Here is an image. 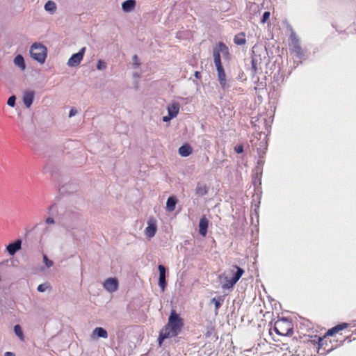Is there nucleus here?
<instances>
[{
  "label": "nucleus",
  "mask_w": 356,
  "mask_h": 356,
  "mask_svg": "<svg viewBox=\"0 0 356 356\" xmlns=\"http://www.w3.org/2000/svg\"><path fill=\"white\" fill-rule=\"evenodd\" d=\"M14 331L16 335H17L21 339H23V332L21 327L19 325H16L14 327Z\"/></svg>",
  "instance_id": "obj_26"
},
{
  "label": "nucleus",
  "mask_w": 356,
  "mask_h": 356,
  "mask_svg": "<svg viewBox=\"0 0 356 356\" xmlns=\"http://www.w3.org/2000/svg\"><path fill=\"white\" fill-rule=\"evenodd\" d=\"M133 61L135 65H139V63H138V56L136 55L134 56L133 57Z\"/></svg>",
  "instance_id": "obj_35"
},
{
  "label": "nucleus",
  "mask_w": 356,
  "mask_h": 356,
  "mask_svg": "<svg viewBox=\"0 0 356 356\" xmlns=\"http://www.w3.org/2000/svg\"><path fill=\"white\" fill-rule=\"evenodd\" d=\"M244 270L236 265L232 266L227 275L224 274L220 277L223 278L222 289L232 288L243 275Z\"/></svg>",
  "instance_id": "obj_4"
},
{
  "label": "nucleus",
  "mask_w": 356,
  "mask_h": 356,
  "mask_svg": "<svg viewBox=\"0 0 356 356\" xmlns=\"http://www.w3.org/2000/svg\"><path fill=\"white\" fill-rule=\"evenodd\" d=\"M156 232V220L150 218L147 221V227L145 229V234L149 238H152Z\"/></svg>",
  "instance_id": "obj_9"
},
{
  "label": "nucleus",
  "mask_w": 356,
  "mask_h": 356,
  "mask_svg": "<svg viewBox=\"0 0 356 356\" xmlns=\"http://www.w3.org/2000/svg\"><path fill=\"white\" fill-rule=\"evenodd\" d=\"M103 285L106 291L113 293L118 289V281L116 278H108L104 281Z\"/></svg>",
  "instance_id": "obj_10"
},
{
  "label": "nucleus",
  "mask_w": 356,
  "mask_h": 356,
  "mask_svg": "<svg viewBox=\"0 0 356 356\" xmlns=\"http://www.w3.org/2000/svg\"><path fill=\"white\" fill-rule=\"evenodd\" d=\"M192 152L193 149L191 146L188 143L183 145L179 148V154L184 157L188 156L192 154Z\"/></svg>",
  "instance_id": "obj_15"
},
{
  "label": "nucleus",
  "mask_w": 356,
  "mask_h": 356,
  "mask_svg": "<svg viewBox=\"0 0 356 356\" xmlns=\"http://www.w3.org/2000/svg\"><path fill=\"white\" fill-rule=\"evenodd\" d=\"M22 248V240L17 239L14 243H10L6 246V250L10 255H14Z\"/></svg>",
  "instance_id": "obj_13"
},
{
  "label": "nucleus",
  "mask_w": 356,
  "mask_h": 356,
  "mask_svg": "<svg viewBox=\"0 0 356 356\" xmlns=\"http://www.w3.org/2000/svg\"><path fill=\"white\" fill-rule=\"evenodd\" d=\"M209 226V220L204 215L201 217L199 222V232L202 236H206Z\"/></svg>",
  "instance_id": "obj_12"
},
{
  "label": "nucleus",
  "mask_w": 356,
  "mask_h": 356,
  "mask_svg": "<svg viewBox=\"0 0 356 356\" xmlns=\"http://www.w3.org/2000/svg\"><path fill=\"white\" fill-rule=\"evenodd\" d=\"M234 150L236 153L240 154L243 152V147L242 145H238L235 147Z\"/></svg>",
  "instance_id": "obj_32"
},
{
  "label": "nucleus",
  "mask_w": 356,
  "mask_h": 356,
  "mask_svg": "<svg viewBox=\"0 0 356 356\" xmlns=\"http://www.w3.org/2000/svg\"><path fill=\"white\" fill-rule=\"evenodd\" d=\"M14 63L15 65L18 66L22 70H24L26 68L24 59L22 55L19 54L15 57Z\"/></svg>",
  "instance_id": "obj_23"
},
{
  "label": "nucleus",
  "mask_w": 356,
  "mask_h": 356,
  "mask_svg": "<svg viewBox=\"0 0 356 356\" xmlns=\"http://www.w3.org/2000/svg\"><path fill=\"white\" fill-rule=\"evenodd\" d=\"M194 75H195V76L197 79H200L201 78V74H200V72H198V71L195 72Z\"/></svg>",
  "instance_id": "obj_37"
},
{
  "label": "nucleus",
  "mask_w": 356,
  "mask_h": 356,
  "mask_svg": "<svg viewBox=\"0 0 356 356\" xmlns=\"http://www.w3.org/2000/svg\"><path fill=\"white\" fill-rule=\"evenodd\" d=\"M270 16V12H268V11L265 12L263 14V16H262V18L261 20V23L265 24L269 19Z\"/></svg>",
  "instance_id": "obj_28"
},
{
  "label": "nucleus",
  "mask_w": 356,
  "mask_h": 356,
  "mask_svg": "<svg viewBox=\"0 0 356 356\" xmlns=\"http://www.w3.org/2000/svg\"><path fill=\"white\" fill-rule=\"evenodd\" d=\"M274 331L281 336H290L293 332V324L291 321L282 318L275 322Z\"/></svg>",
  "instance_id": "obj_5"
},
{
  "label": "nucleus",
  "mask_w": 356,
  "mask_h": 356,
  "mask_svg": "<svg viewBox=\"0 0 356 356\" xmlns=\"http://www.w3.org/2000/svg\"><path fill=\"white\" fill-rule=\"evenodd\" d=\"M35 97V92L26 90L23 95V103L26 108H30L33 104Z\"/></svg>",
  "instance_id": "obj_11"
},
{
  "label": "nucleus",
  "mask_w": 356,
  "mask_h": 356,
  "mask_svg": "<svg viewBox=\"0 0 356 356\" xmlns=\"http://www.w3.org/2000/svg\"><path fill=\"white\" fill-rule=\"evenodd\" d=\"M158 268L159 270V285L161 288L162 291H164L166 286L165 268L163 265H159Z\"/></svg>",
  "instance_id": "obj_14"
},
{
  "label": "nucleus",
  "mask_w": 356,
  "mask_h": 356,
  "mask_svg": "<svg viewBox=\"0 0 356 356\" xmlns=\"http://www.w3.org/2000/svg\"><path fill=\"white\" fill-rule=\"evenodd\" d=\"M77 111L74 108H72L70 111L69 116L72 117L76 114Z\"/></svg>",
  "instance_id": "obj_33"
},
{
  "label": "nucleus",
  "mask_w": 356,
  "mask_h": 356,
  "mask_svg": "<svg viewBox=\"0 0 356 356\" xmlns=\"http://www.w3.org/2000/svg\"><path fill=\"white\" fill-rule=\"evenodd\" d=\"M30 54L33 59L40 64L45 62L47 56V47L40 42L33 43L30 48Z\"/></svg>",
  "instance_id": "obj_6"
},
{
  "label": "nucleus",
  "mask_w": 356,
  "mask_h": 356,
  "mask_svg": "<svg viewBox=\"0 0 356 356\" xmlns=\"http://www.w3.org/2000/svg\"><path fill=\"white\" fill-rule=\"evenodd\" d=\"M44 9L51 13H54L56 10V3L54 1H48L44 5Z\"/></svg>",
  "instance_id": "obj_24"
},
{
  "label": "nucleus",
  "mask_w": 356,
  "mask_h": 356,
  "mask_svg": "<svg viewBox=\"0 0 356 356\" xmlns=\"http://www.w3.org/2000/svg\"><path fill=\"white\" fill-rule=\"evenodd\" d=\"M208 193V187L204 184L198 183L195 188V194L198 196H204Z\"/></svg>",
  "instance_id": "obj_19"
},
{
  "label": "nucleus",
  "mask_w": 356,
  "mask_h": 356,
  "mask_svg": "<svg viewBox=\"0 0 356 356\" xmlns=\"http://www.w3.org/2000/svg\"><path fill=\"white\" fill-rule=\"evenodd\" d=\"M46 222L47 224H54V218L49 217L46 219Z\"/></svg>",
  "instance_id": "obj_34"
},
{
  "label": "nucleus",
  "mask_w": 356,
  "mask_h": 356,
  "mask_svg": "<svg viewBox=\"0 0 356 356\" xmlns=\"http://www.w3.org/2000/svg\"><path fill=\"white\" fill-rule=\"evenodd\" d=\"M4 356H15V354L12 352H6Z\"/></svg>",
  "instance_id": "obj_38"
},
{
  "label": "nucleus",
  "mask_w": 356,
  "mask_h": 356,
  "mask_svg": "<svg viewBox=\"0 0 356 356\" xmlns=\"http://www.w3.org/2000/svg\"><path fill=\"white\" fill-rule=\"evenodd\" d=\"M136 6V1L135 0H127L124 1L122 4V10L124 12H131L134 9Z\"/></svg>",
  "instance_id": "obj_18"
},
{
  "label": "nucleus",
  "mask_w": 356,
  "mask_h": 356,
  "mask_svg": "<svg viewBox=\"0 0 356 356\" xmlns=\"http://www.w3.org/2000/svg\"><path fill=\"white\" fill-rule=\"evenodd\" d=\"M291 39V53L294 54L297 58H302L304 56L303 50L302 49L298 39L296 38V34L293 32L290 37Z\"/></svg>",
  "instance_id": "obj_7"
},
{
  "label": "nucleus",
  "mask_w": 356,
  "mask_h": 356,
  "mask_svg": "<svg viewBox=\"0 0 356 356\" xmlns=\"http://www.w3.org/2000/svg\"><path fill=\"white\" fill-rule=\"evenodd\" d=\"M49 287V285L47 284H41L38 286V291L40 292H44L47 290V289Z\"/></svg>",
  "instance_id": "obj_31"
},
{
  "label": "nucleus",
  "mask_w": 356,
  "mask_h": 356,
  "mask_svg": "<svg viewBox=\"0 0 356 356\" xmlns=\"http://www.w3.org/2000/svg\"><path fill=\"white\" fill-rule=\"evenodd\" d=\"M177 200L175 196L169 197L166 202V209L169 212H172L175 209Z\"/></svg>",
  "instance_id": "obj_20"
},
{
  "label": "nucleus",
  "mask_w": 356,
  "mask_h": 356,
  "mask_svg": "<svg viewBox=\"0 0 356 356\" xmlns=\"http://www.w3.org/2000/svg\"><path fill=\"white\" fill-rule=\"evenodd\" d=\"M211 301L215 305L216 310L218 311L222 305L220 301H222V299L221 297H219L218 298H213Z\"/></svg>",
  "instance_id": "obj_25"
},
{
  "label": "nucleus",
  "mask_w": 356,
  "mask_h": 356,
  "mask_svg": "<svg viewBox=\"0 0 356 356\" xmlns=\"http://www.w3.org/2000/svg\"><path fill=\"white\" fill-rule=\"evenodd\" d=\"M261 58L257 57L252 58L251 66L252 74L256 75L259 72V70H261Z\"/></svg>",
  "instance_id": "obj_16"
},
{
  "label": "nucleus",
  "mask_w": 356,
  "mask_h": 356,
  "mask_svg": "<svg viewBox=\"0 0 356 356\" xmlns=\"http://www.w3.org/2000/svg\"><path fill=\"white\" fill-rule=\"evenodd\" d=\"M106 63L104 61H103L102 60H98L97 64V68L98 70H104L106 68Z\"/></svg>",
  "instance_id": "obj_30"
},
{
  "label": "nucleus",
  "mask_w": 356,
  "mask_h": 356,
  "mask_svg": "<svg viewBox=\"0 0 356 356\" xmlns=\"http://www.w3.org/2000/svg\"><path fill=\"white\" fill-rule=\"evenodd\" d=\"M16 97L15 95L10 96L7 102L8 106L14 107L15 106Z\"/></svg>",
  "instance_id": "obj_27"
},
{
  "label": "nucleus",
  "mask_w": 356,
  "mask_h": 356,
  "mask_svg": "<svg viewBox=\"0 0 356 356\" xmlns=\"http://www.w3.org/2000/svg\"><path fill=\"white\" fill-rule=\"evenodd\" d=\"M172 118H173V117H170V115H168V116H164V117L163 118V120L164 122H168V121H169V120H170V119H172Z\"/></svg>",
  "instance_id": "obj_36"
},
{
  "label": "nucleus",
  "mask_w": 356,
  "mask_h": 356,
  "mask_svg": "<svg viewBox=\"0 0 356 356\" xmlns=\"http://www.w3.org/2000/svg\"><path fill=\"white\" fill-rule=\"evenodd\" d=\"M234 42L238 45L245 44L246 42L245 34L243 32H241L235 35Z\"/></svg>",
  "instance_id": "obj_22"
},
{
  "label": "nucleus",
  "mask_w": 356,
  "mask_h": 356,
  "mask_svg": "<svg viewBox=\"0 0 356 356\" xmlns=\"http://www.w3.org/2000/svg\"><path fill=\"white\" fill-rule=\"evenodd\" d=\"M179 111V105L178 103H173L168 107V115L170 117H176Z\"/></svg>",
  "instance_id": "obj_21"
},
{
  "label": "nucleus",
  "mask_w": 356,
  "mask_h": 356,
  "mask_svg": "<svg viewBox=\"0 0 356 356\" xmlns=\"http://www.w3.org/2000/svg\"><path fill=\"white\" fill-rule=\"evenodd\" d=\"M86 48L83 47L78 53L73 54L68 60L67 65L70 67H76L83 60Z\"/></svg>",
  "instance_id": "obj_8"
},
{
  "label": "nucleus",
  "mask_w": 356,
  "mask_h": 356,
  "mask_svg": "<svg viewBox=\"0 0 356 356\" xmlns=\"http://www.w3.org/2000/svg\"><path fill=\"white\" fill-rule=\"evenodd\" d=\"M349 324L342 323L327 330L323 337L315 335L311 337V339L305 341L300 347L302 353V356H317L320 350L323 348L324 342L327 341V337H333L336 334H340L341 331L348 328Z\"/></svg>",
  "instance_id": "obj_1"
},
{
  "label": "nucleus",
  "mask_w": 356,
  "mask_h": 356,
  "mask_svg": "<svg viewBox=\"0 0 356 356\" xmlns=\"http://www.w3.org/2000/svg\"><path fill=\"white\" fill-rule=\"evenodd\" d=\"M43 261L47 268H50L54 265V262L52 261L49 260L47 258V255H45V254L43 255Z\"/></svg>",
  "instance_id": "obj_29"
},
{
  "label": "nucleus",
  "mask_w": 356,
  "mask_h": 356,
  "mask_svg": "<svg viewBox=\"0 0 356 356\" xmlns=\"http://www.w3.org/2000/svg\"><path fill=\"white\" fill-rule=\"evenodd\" d=\"M184 327L183 319L175 310H172L168 318V323L160 331L159 336V344L161 346L163 341L168 338L177 336Z\"/></svg>",
  "instance_id": "obj_2"
},
{
  "label": "nucleus",
  "mask_w": 356,
  "mask_h": 356,
  "mask_svg": "<svg viewBox=\"0 0 356 356\" xmlns=\"http://www.w3.org/2000/svg\"><path fill=\"white\" fill-rule=\"evenodd\" d=\"M220 54L225 58H228L229 56L228 47L222 42H219L213 48V56L217 70L218 81L221 88L225 89L227 87L226 74L221 63Z\"/></svg>",
  "instance_id": "obj_3"
},
{
  "label": "nucleus",
  "mask_w": 356,
  "mask_h": 356,
  "mask_svg": "<svg viewBox=\"0 0 356 356\" xmlns=\"http://www.w3.org/2000/svg\"><path fill=\"white\" fill-rule=\"evenodd\" d=\"M332 348H333V347H332V346H331V347H330V348H326L325 347V348H323V350H324V351H325V352H330V350H332Z\"/></svg>",
  "instance_id": "obj_39"
},
{
  "label": "nucleus",
  "mask_w": 356,
  "mask_h": 356,
  "mask_svg": "<svg viewBox=\"0 0 356 356\" xmlns=\"http://www.w3.org/2000/svg\"><path fill=\"white\" fill-rule=\"evenodd\" d=\"M92 337H102L104 339H106L108 337V333L107 331L102 327H96L92 332Z\"/></svg>",
  "instance_id": "obj_17"
}]
</instances>
